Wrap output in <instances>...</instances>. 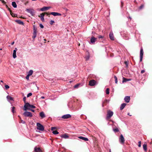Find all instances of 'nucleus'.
I'll return each mask as SVG.
<instances>
[{"label": "nucleus", "mask_w": 152, "mask_h": 152, "mask_svg": "<svg viewBox=\"0 0 152 152\" xmlns=\"http://www.w3.org/2000/svg\"><path fill=\"white\" fill-rule=\"evenodd\" d=\"M15 21L17 22L18 24L21 25H23L24 23H23L20 20H16Z\"/></svg>", "instance_id": "nucleus-24"}, {"label": "nucleus", "mask_w": 152, "mask_h": 152, "mask_svg": "<svg viewBox=\"0 0 152 152\" xmlns=\"http://www.w3.org/2000/svg\"><path fill=\"white\" fill-rule=\"evenodd\" d=\"M39 26L41 28H44L43 25H42V24H40Z\"/></svg>", "instance_id": "nucleus-44"}, {"label": "nucleus", "mask_w": 152, "mask_h": 152, "mask_svg": "<svg viewBox=\"0 0 152 152\" xmlns=\"http://www.w3.org/2000/svg\"><path fill=\"white\" fill-rule=\"evenodd\" d=\"M103 37H104L103 36L101 35H100L98 37L99 39H103Z\"/></svg>", "instance_id": "nucleus-40"}, {"label": "nucleus", "mask_w": 152, "mask_h": 152, "mask_svg": "<svg viewBox=\"0 0 152 152\" xmlns=\"http://www.w3.org/2000/svg\"><path fill=\"white\" fill-rule=\"evenodd\" d=\"M14 44V42H13L11 43V45H13Z\"/></svg>", "instance_id": "nucleus-53"}, {"label": "nucleus", "mask_w": 152, "mask_h": 152, "mask_svg": "<svg viewBox=\"0 0 152 152\" xmlns=\"http://www.w3.org/2000/svg\"><path fill=\"white\" fill-rule=\"evenodd\" d=\"M109 152H111V151L110 149V150H109Z\"/></svg>", "instance_id": "nucleus-60"}, {"label": "nucleus", "mask_w": 152, "mask_h": 152, "mask_svg": "<svg viewBox=\"0 0 152 152\" xmlns=\"http://www.w3.org/2000/svg\"><path fill=\"white\" fill-rule=\"evenodd\" d=\"M60 137L61 138H64V139H67V138H69V137L68 135L67 134H66V133L61 135L60 136Z\"/></svg>", "instance_id": "nucleus-14"}, {"label": "nucleus", "mask_w": 152, "mask_h": 152, "mask_svg": "<svg viewBox=\"0 0 152 152\" xmlns=\"http://www.w3.org/2000/svg\"><path fill=\"white\" fill-rule=\"evenodd\" d=\"M118 82V79L115 80V83L117 84Z\"/></svg>", "instance_id": "nucleus-50"}, {"label": "nucleus", "mask_w": 152, "mask_h": 152, "mask_svg": "<svg viewBox=\"0 0 152 152\" xmlns=\"http://www.w3.org/2000/svg\"><path fill=\"white\" fill-rule=\"evenodd\" d=\"M36 107L28 103H26L24 105V110H26L27 109H29L30 108H35Z\"/></svg>", "instance_id": "nucleus-1"}, {"label": "nucleus", "mask_w": 152, "mask_h": 152, "mask_svg": "<svg viewBox=\"0 0 152 152\" xmlns=\"http://www.w3.org/2000/svg\"><path fill=\"white\" fill-rule=\"evenodd\" d=\"M5 88L7 89L9 88H10V87L8 85H5Z\"/></svg>", "instance_id": "nucleus-41"}, {"label": "nucleus", "mask_w": 152, "mask_h": 152, "mask_svg": "<svg viewBox=\"0 0 152 152\" xmlns=\"http://www.w3.org/2000/svg\"><path fill=\"white\" fill-rule=\"evenodd\" d=\"M39 115L42 118H44L45 116V113L43 112H41L39 113Z\"/></svg>", "instance_id": "nucleus-20"}, {"label": "nucleus", "mask_w": 152, "mask_h": 152, "mask_svg": "<svg viewBox=\"0 0 152 152\" xmlns=\"http://www.w3.org/2000/svg\"><path fill=\"white\" fill-rule=\"evenodd\" d=\"M32 93H29L27 95V97H29L31 96L32 95Z\"/></svg>", "instance_id": "nucleus-35"}, {"label": "nucleus", "mask_w": 152, "mask_h": 152, "mask_svg": "<svg viewBox=\"0 0 152 152\" xmlns=\"http://www.w3.org/2000/svg\"><path fill=\"white\" fill-rule=\"evenodd\" d=\"M143 7H144V5L143 4H142L139 7V10H141Z\"/></svg>", "instance_id": "nucleus-34"}, {"label": "nucleus", "mask_w": 152, "mask_h": 152, "mask_svg": "<svg viewBox=\"0 0 152 152\" xmlns=\"http://www.w3.org/2000/svg\"><path fill=\"white\" fill-rule=\"evenodd\" d=\"M80 86V84H77L75 85L74 86V88H78V86Z\"/></svg>", "instance_id": "nucleus-37"}, {"label": "nucleus", "mask_w": 152, "mask_h": 152, "mask_svg": "<svg viewBox=\"0 0 152 152\" xmlns=\"http://www.w3.org/2000/svg\"><path fill=\"white\" fill-rule=\"evenodd\" d=\"M52 133L53 134H58V133H59L56 130L53 131Z\"/></svg>", "instance_id": "nucleus-30"}, {"label": "nucleus", "mask_w": 152, "mask_h": 152, "mask_svg": "<svg viewBox=\"0 0 152 152\" xmlns=\"http://www.w3.org/2000/svg\"><path fill=\"white\" fill-rule=\"evenodd\" d=\"M96 38L94 37L93 36H92L91 38L90 39V42L89 43L90 44H94L95 43V42L96 41Z\"/></svg>", "instance_id": "nucleus-8"}, {"label": "nucleus", "mask_w": 152, "mask_h": 152, "mask_svg": "<svg viewBox=\"0 0 152 152\" xmlns=\"http://www.w3.org/2000/svg\"><path fill=\"white\" fill-rule=\"evenodd\" d=\"M41 98L42 99H44L45 98V97L44 96H42L41 97Z\"/></svg>", "instance_id": "nucleus-54"}, {"label": "nucleus", "mask_w": 152, "mask_h": 152, "mask_svg": "<svg viewBox=\"0 0 152 152\" xmlns=\"http://www.w3.org/2000/svg\"><path fill=\"white\" fill-rule=\"evenodd\" d=\"M16 51L15 50H13L12 56L13 58H15L16 57Z\"/></svg>", "instance_id": "nucleus-26"}, {"label": "nucleus", "mask_w": 152, "mask_h": 152, "mask_svg": "<svg viewBox=\"0 0 152 152\" xmlns=\"http://www.w3.org/2000/svg\"><path fill=\"white\" fill-rule=\"evenodd\" d=\"M125 39H126V38H125Z\"/></svg>", "instance_id": "nucleus-62"}, {"label": "nucleus", "mask_w": 152, "mask_h": 152, "mask_svg": "<svg viewBox=\"0 0 152 152\" xmlns=\"http://www.w3.org/2000/svg\"><path fill=\"white\" fill-rule=\"evenodd\" d=\"M54 23V20H51L50 21V25H52L53 23Z\"/></svg>", "instance_id": "nucleus-38"}, {"label": "nucleus", "mask_w": 152, "mask_h": 152, "mask_svg": "<svg viewBox=\"0 0 152 152\" xmlns=\"http://www.w3.org/2000/svg\"><path fill=\"white\" fill-rule=\"evenodd\" d=\"M126 103H123L121 104L120 107V110H122L125 107V106H126Z\"/></svg>", "instance_id": "nucleus-19"}, {"label": "nucleus", "mask_w": 152, "mask_h": 152, "mask_svg": "<svg viewBox=\"0 0 152 152\" xmlns=\"http://www.w3.org/2000/svg\"><path fill=\"white\" fill-rule=\"evenodd\" d=\"M106 93L108 94L110 93V89L109 88H107L106 90Z\"/></svg>", "instance_id": "nucleus-32"}, {"label": "nucleus", "mask_w": 152, "mask_h": 152, "mask_svg": "<svg viewBox=\"0 0 152 152\" xmlns=\"http://www.w3.org/2000/svg\"><path fill=\"white\" fill-rule=\"evenodd\" d=\"M124 64L126 65V67L127 68L128 67V63L127 61H125L124 62Z\"/></svg>", "instance_id": "nucleus-31"}, {"label": "nucleus", "mask_w": 152, "mask_h": 152, "mask_svg": "<svg viewBox=\"0 0 152 152\" xmlns=\"http://www.w3.org/2000/svg\"><path fill=\"white\" fill-rule=\"evenodd\" d=\"M113 111H111L110 110H108L107 111V116L106 119L108 120L113 115Z\"/></svg>", "instance_id": "nucleus-2"}, {"label": "nucleus", "mask_w": 152, "mask_h": 152, "mask_svg": "<svg viewBox=\"0 0 152 152\" xmlns=\"http://www.w3.org/2000/svg\"><path fill=\"white\" fill-rule=\"evenodd\" d=\"M44 16H45L44 14H43V13L41 14L40 17H41V20L43 22L45 20V19H44Z\"/></svg>", "instance_id": "nucleus-25"}, {"label": "nucleus", "mask_w": 152, "mask_h": 152, "mask_svg": "<svg viewBox=\"0 0 152 152\" xmlns=\"http://www.w3.org/2000/svg\"><path fill=\"white\" fill-rule=\"evenodd\" d=\"M132 26H135V24L134 23V24L132 25Z\"/></svg>", "instance_id": "nucleus-58"}, {"label": "nucleus", "mask_w": 152, "mask_h": 152, "mask_svg": "<svg viewBox=\"0 0 152 152\" xmlns=\"http://www.w3.org/2000/svg\"><path fill=\"white\" fill-rule=\"evenodd\" d=\"M141 141H139V142H138V146L139 147H141Z\"/></svg>", "instance_id": "nucleus-43"}, {"label": "nucleus", "mask_w": 152, "mask_h": 152, "mask_svg": "<svg viewBox=\"0 0 152 152\" xmlns=\"http://www.w3.org/2000/svg\"><path fill=\"white\" fill-rule=\"evenodd\" d=\"M129 18L131 20L132 19V18H131V17H129Z\"/></svg>", "instance_id": "nucleus-61"}, {"label": "nucleus", "mask_w": 152, "mask_h": 152, "mask_svg": "<svg viewBox=\"0 0 152 152\" xmlns=\"http://www.w3.org/2000/svg\"><path fill=\"white\" fill-rule=\"evenodd\" d=\"M31 110L32 111L34 112V110Z\"/></svg>", "instance_id": "nucleus-57"}, {"label": "nucleus", "mask_w": 152, "mask_h": 152, "mask_svg": "<svg viewBox=\"0 0 152 152\" xmlns=\"http://www.w3.org/2000/svg\"><path fill=\"white\" fill-rule=\"evenodd\" d=\"M29 76L28 75H27V76L26 77V79L27 80H28Z\"/></svg>", "instance_id": "nucleus-47"}, {"label": "nucleus", "mask_w": 152, "mask_h": 152, "mask_svg": "<svg viewBox=\"0 0 152 152\" xmlns=\"http://www.w3.org/2000/svg\"><path fill=\"white\" fill-rule=\"evenodd\" d=\"M78 138L80 139H82L85 141H87L88 140V139L87 138L84 137H83L80 136Z\"/></svg>", "instance_id": "nucleus-21"}, {"label": "nucleus", "mask_w": 152, "mask_h": 152, "mask_svg": "<svg viewBox=\"0 0 152 152\" xmlns=\"http://www.w3.org/2000/svg\"><path fill=\"white\" fill-rule=\"evenodd\" d=\"M126 103H129L130 100V98L129 96H126L124 99Z\"/></svg>", "instance_id": "nucleus-12"}, {"label": "nucleus", "mask_w": 152, "mask_h": 152, "mask_svg": "<svg viewBox=\"0 0 152 152\" xmlns=\"http://www.w3.org/2000/svg\"><path fill=\"white\" fill-rule=\"evenodd\" d=\"M15 107H12V113H14V110L15 109Z\"/></svg>", "instance_id": "nucleus-36"}, {"label": "nucleus", "mask_w": 152, "mask_h": 152, "mask_svg": "<svg viewBox=\"0 0 152 152\" xmlns=\"http://www.w3.org/2000/svg\"><path fill=\"white\" fill-rule=\"evenodd\" d=\"M12 5L15 8H16L17 7V5L16 2L15 1L12 2Z\"/></svg>", "instance_id": "nucleus-27"}, {"label": "nucleus", "mask_w": 152, "mask_h": 152, "mask_svg": "<svg viewBox=\"0 0 152 152\" xmlns=\"http://www.w3.org/2000/svg\"><path fill=\"white\" fill-rule=\"evenodd\" d=\"M109 37L110 39L112 40H114V37L113 35V34L112 32H110L109 34Z\"/></svg>", "instance_id": "nucleus-17"}, {"label": "nucleus", "mask_w": 152, "mask_h": 152, "mask_svg": "<svg viewBox=\"0 0 152 152\" xmlns=\"http://www.w3.org/2000/svg\"><path fill=\"white\" fill-rule=\"evenodd\" d=\"M89 56H87L86 57V61L88 60L89 59Z\"/></svg>", "instance_id": "nucleus-45"}, {"label": "nucleus", "mask_w": 152, "mask_h": 152, "mask_svg": "<svg viewBox=\"0 0 152 152\" xmlns=\"http://www.w3.org/2000/svg\"><path fill=\"white\" fill-rule=\"evenodd\" d=\"M131 79L130 78H125L124 77H123V80L122 83H124V82H126L127 81H131Z\"/></svg>", "instance_id": "nucleus-16"}, {"label": "nucleus", "mask_w": 152, "mask_h": 152, "mask_svg": "<svg viewBox=\"0 0 152 152\" xmlns=\"http://www.w3.org/2000/svg\"><path fill=\"white\" fill-rule=\"evenodd\" d=\"M0 82H2V83H3V81L2 80H1Z\"/></svg>", "instance_id": "nucleus-59"}, {"label": "nucleus", "mask_w": 152, "mask_h": 152, "mask_svg": "<svg viewBox=\"0 0 152 152\" xmlns=\"http://www.w3.org/2000/svg\"><path fill=\"white\" fill-rule=\"evenodd\" d=\"M16 50V51H17V48H15V50Z\"/></svg>", "instance_id": "nucleus-56"}, {"label": "nucleus", "mask_w": 152, "mask_h": 152, "mask_svg": "<svg viewBox=\"0 0 152 152\" xmlns=\"http://www.w3.org/2000/svg\"><path fill=\"white\" fill-rule=\"evenodd\" d=\"M143 51L142 48H141L140 49V62H141L142 60L143 56Z\"/></svg>", "instance_id": "nucleus-6"}, {"label": "nucleus", "mask_w": 152, "mask_h": 152, "mask_svg": "<svg viewBox=\"0 0 152 152\" xmlns=\"http://www.w3.org/2000/svg\"><path fill=\"white\" fill-rule=\"evenodd\" d=\"M21 122L22 123L24 124L25 123V122L23 120H21Z\"/></svg>", "instance_id": "nucleus-51"}, {"label": "nucleus", "mask_w": 152, "mask_h": 152, "mask_svg": "<svg viewBox=\"0 0 152 152\" xmlns=\"http://www.w3.org/2000/svg\"><path fill=\"white\" fill-rule=\"evenodd\" d=\"M119 142L122 144H123L124 143L125 140L122 134L120 135V137L119 138Z\"/></svg>", "instance_id": "nucleus-5"}, {"label": "nucleus", "mask_w": 152, "mask_h": 152, "mask_svg": "<svg viewBox=\"0 0 152 152\" xmlns=\"http://www.w3.org/2000/svg\"><path fill=\"white\" fill-rule=\"evenodd\" d=\"M37 129L41 131H43L44 130L43 126L39 123L37 124Z\"/></svg>", "instance_id": "nucleus-3"}, {"label": "nucleus", "mask_w": 152, "mask_h": 152, "mask_svg": "<svg viewBox=\"0 0 152 152\" xmlns=\"http://www.w3.org/2000/svg\"><path fill=\"white\" fill-rule=\"evenodd\" d=\"M26 98L25 96H24L23 98V100L25 104L26 103Z\"/></svg>", "instance_id": "nucleus-39"}, {"label": "nucleus", "mask_w": 152, "mask_h": 152, "mask_svg": "<svg viewBox=\"0 0 152 152\" xmlns=\"http://www.w3.org/2000/svg\"><path fill=\"white\" fill-rule=\"evenodd\" d=\"M26 11L30 13L32 16H34L35 15V11L33 9H26Z\"/></svg>", "instance_id": "nucleus-4"}, {"label": "nucleus", "mask_w": 152, "mask_h": 152, "mask_svg": "<svg viewBox=\"0 0 152 152\" xmlns=\"http://www.w3.org/2000/svg\"><path fill=\"white\" fill-rule=\"evenodd\" d=\"M34 152H42V151L39 148L35 147L34 148Z\"/></svg>", "instance_id": "nucleus-18"}, {"label": "nucleus", "mask_w": 152, "mask_h": 152, "mask_svg": "<svg viewBox=\"0 0 152 152\" xmlns=\"http://www.w3.org/2000/svg\"><path fill=\"white\" fill-rule=\"evenodd\" d=\"M127 115H129L130 116H131L132 115H130V113H128V114H127Z\"/></svg>", "instance_id": "nucleus-55"}, {"label": "nucleus", "mask_w": 152, "mask_h": 152, "mask_svg": "<svg viewBox=\"0 0 152 152\" xmlns=\"http://www.w3.org/2000/svg\"><path fill=\"white\" fill-rule=\"evenodd\" d=\"M145 70H142L141 71V73L142 74L145 72Z\"/></svg>", "instance_id": "nucleus-48"}, {"label": "nucleus", "mask_w": 152, "mask_h": 152, "mask_svg": "<svg viewBox=\"0 0 152 152\" xmlns=\"http://www.w3.org/2000/svg\"><path fill=\"white\" fill-rule=\"evenodd\" d=\"M114 77L115 78V80H116V79H117V78L116 76H115V75L114 76Z\"/></svg>", "instance_id": "nucleus-49"}, {"label": "nucleus", "mask_w": 152, "mask_h": 152, "mask_svg": "<svg viewBox=\"0 0 152 152\" xmlns=\"http://www.w3.org/2000/svg\"><path fill=\"white\" fill-rule=\"evenodd\" d=\"M113 131L114 132H118L119 131V130L117 128H116L115 129H113Z\"/></svg>", "instance_id": "nucleus-33"}, {"label": "nucleus", "mask_w": 152, "mask_h": 152, "mask_svg": "<svg viewBox=\"0 0 152 152\" xmlns=\"http://www.w3.org/2000/svg\"><path fill=\"white\" fill-rule=\"evenodd\" d=\"M120 34H121V35L122 37H126V34L125 33V31H121L120 32Z\"/></svg>", "instance_id": "nucleus-23"}, {"label": "nucleus", "mask_w": 152, "mask_h": 152, "mask_svg": "<svg viewBox=\"0 0 152 152\" xmlns=\"http://www.w3.org/2000/svg\"><path fill=\"white\" fill-rule=\"evenodd\" d=\"M71 117V115L69 114H67L62 115L61 118L64 119H66L70 118Z\"/></svg>", "instance_id": "nucleus-9"}, {"label": "nucleus", "mask_w": 152, "mask_h": 152, "mask_svg": "<svg viewBox=\"0 0 152 152\" xmlns=\"http://www.w3.org/2000/svg\"><path fill=\"white\" fill-rule=\"evenodd\" d=\"M7 98L8 101H12L13 100V98L9 95L7 96Z\"/></svg>", "instance_id": "nucleus-22"}, {"label": "nucleus", "mask_w": 152, "mask_h": 152, "mask_svg": "<svg viewBox=\"0 0 152 152\" xmlns=\"http://www.w3.org/2000/svg\"><path fill=\"white\" fill-rule=\"evenodd\" d=\"M33 73V71L32 70H30L28 72V74L27 75L30 76Z\"/></svg>", "instance_id": "nucleus-28"}, {"label": "nucleus", "mask_w": 152, "mask_h": 152, "mask_svg": "<svg viewBox=\"0 0 152 152\" xmlns=\"http://www.w3.org/2000/svg\"><path fill=\"white\" fill-rule=\"evenodd\" d=\"M50 14L51 15H53L54 16H61V14L58 13V12H51L50 13Z\"/></svg>", "instance_id": "nucleus-13"}, {"label": "nucleus", "mask_w": 152, "mask_h": 152, "mask_svg": "<svg viewBox=\"0 0 152 152\" xmlns=\"http://www.w3.org/2000/svg\"><path fill=\"white\" fill-rule=\"evenodd\" d=\"M56 129V128L55 127H51V130L52 131H53L54 130Z\"/></svg>", "instance_id": "nucleus-42"}, {"label": "nucleus", "mask_w": 152, "mask_h": 152, "mask_svg": "<svg viewBox=\"0 0 152 152\" xmlns=\"http://www.w3.org/2000/svg\"><path fill=\"white\" fill-rule=\"evenodd\" d=\"M0 1L2 2V3L3 4H5L6 3V2L4 0H0Z\"/></svg>", "instance_id": "nucleus-46"}, {"label": "nucleus", "mask_w": 152, "mask_h": 152, "mask_svg": "<svg viewBox=\"0 0 152 152\" xmlns=\"http://www.w3.org/2000/svg\"><path fill=\"white\" fill-rule=\"evenodd\" d=\"M2 49L1 48V49H0V50H1Z\"/></svg>", "instance_id": "nucleus-63"}, {"label": "nucleus", "mask_w": 152, "mask_h": 152, "mask_svg": "<svg viewBox=\"0 0 152 152\" xmlns=\"http://www.w3.org/2000/svg\"><path fill=\"white\" fill-rule=\"evenodd\" d=\"M23 115L26 117H31L32 116V115L31 113L27 111H26L24 113Z\"/></svg>", "instance_id": "nucleus-7"}, {"label": "nucleus", "mask_w": 152, "mask_h": 152, "mask_svg": "<svg viewBox=\"0 0 152 152\" xmlns=\"http://www.w3.org/2000/svg\"><path fill=\"white\" fill-rule=\"evenodd\" d=\"M143 148L145 151H146L147 150V145L145 144H144L143 145Z\"/></svg>", "instance_id": "nucleus-29"}, {"label": "nucleus", "mask_w": 152, "mask_h": 152, "mask_svg": "<svg viewBox=\"0 0 152 152\" xmlns=\"http://www.w3.org/2000/svg\"><path fill=\"white\" fill-rule=\"evenodd\" d=\"M96 82L94 80H91L89 82V85L91 86H93L95 85Z\"/></svg>", "instance_id": "nucleus-10"}, {"label": "nucleus", "mask_w": 152, "mask_h": 152, "mask_svg": "<svg viewBox=\"0 0 152 152\" xmlns=\"http://www.w3.org/2000/svg\"><path fill=\"white\" fill-rule=\"evenodd\" d=\"M33 36L32 37V38L33 39H34L36 37L37 35V30L35 28H34L33 30Z\"/></svg>", "instance_id": "nucleus-15"}, {"label": "nucleus", "mask_w": 152, "mask_h": 152, "mask_svg": "<svg viewBox=\"0 0 152 152\" xmlns=\"http://www.w3.org/2000/svg\"><path fill=\"white\" fill-rule=\"evenodd\" d=\"M50 8V7H44L40 9V10L42 11H44L45 10H48Z\"/></svg>", "instance_id": "nucleus-11"}, {"label": "nucleus", "mask_w": 152, "mask_h": 152, "mask_svg": "<svg viewBox=\"0 0 152 152\" xmlns=\"http://www.w3.org/2000/svg\"><path fill=\"white\" fill-rule=\"evenodd\" d=\"M105 101H106L107 102H109V100L105 99Z\"/></svg>", "instance_id": "nucleus-52"}]
</instances>
